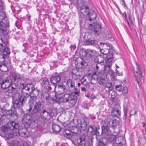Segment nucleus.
I'll list each match as a JSON object with an SVG mask.
<instances>
[{
	"label": "nucleus",
	"mask_w": 146,
	"mask_h": 146,
	"mask_svg": "<svg viewBox=\"0 0 146 146\" xmlns=\"http://www.w3.org/2000/svg\"><path fill=\"white\" fill-rule=\"evenodd\" d=\"M76 46L75 45H72L70 46V48L72 51H73L76 48Z\"/></svg>",
	"instance_id": "61"
},
{
	"label": "nucleus",
	"mask_w": 146,
	"mask_h": 146,
	"mask_svg": "<svg viewBox=\"0 0 146 146\" xmlns=\"http://www.w3.org/2000/svg\"><path fill=\"white\" fill-rule=\"evenodd\" d=\"M36 99L33 97L31 96L30 97L28 102L29 108L27 110H31V108L34 105L33 104L34 102Z\"/></svg>",
	"instance_id": "33"
},
{
	"label": "nucleus",
	"mask_w": 146,
	"mask_h": 146,
	"mask_svg": "<svg viewBox=\"0 0 146 146\" xmlns=\"http://www.w3.org/2000/svg\"><path fill=\"white\" fill-rule=\"evenodd\" d=\"M98 60H99V63L102 65L104 64V58L101 56H100L98 57Z\"/></svg>",
	"instance_id": "47"
},
{
	"label": "nucleus",
	"mask_w": 146,
	"mask_h": 146,
	"mask_svg": "<svg viewBox=\"0 0 146 146\" xmlns=\"http://www.w3.org/2000/svg\"><path fill=\"white\" fill-rule=\"evenodd\" d=\"M64 94L61 98L62 101L64 103L69 102L70 99L71 98V93L70 92Z\"/></svg>",
	"instance_id": "29"
},
{
	"label": "nucleus",
	"mask_w": 146,
	"mask_h": 146,
	"mask_svg": "<svg viewBox=\"0 0 146 146\" xmlns=\"http://www.w3.org/2000/svg\"><path fill=\"white\" fill-rule=\"evenodd\" d=\"M0 130L2 132L4 133L7 131V128L4 126H2L0 128Z\"/></svg>",
	"instance_id": "58"
},
{
	"label": "nucleus",
	"mask_w": 146,
	"mask_h": 146,
	"mask_svg": "<svg viewBox=\"0 0 146 146\" xmlns=\"http://www.w3.org/2000/svg\"><path fill=\"white\" fill-rule=\"evenodd\" d=\"M2 22V20H0V31L3 32L5 28L9 26V22L7 21H3V22Z\"/></svg>",
	"instance_id": "25"
},
{
	"label": "nucleus",
	"mask_w": 146,
	"mask_h": 146,
	"mask_svg": "<svg viewBox=\"0 0 146 146\" xmlns=\"http://www.w3.org/2000/svg\"><path fill=\"white\" fill-rule=\"evenodd\" d=\"M6 95L10 97L14 96L15 98V101H13V104L14 106L13 108H12L11 110L7 111L6 113L7 116H9L12 117L14 118L15 119L18 118V115L16 108L18 110H21L23 106L25 104L26 102L27 99L29 94L28 93H25V95H21L20 93L18 91L14 92L12 89H9L5 92Z\"/></svg>",
	"instance_id": "1"
},
{
	"label": "nucleus",
	"mask_w": 146,
	"mask_h": 146,
	"mask_svg": "<svg viewBox=\"0 0 146 146\" xmlns=\"http://www.w3.org/2000/svg\"><path fill=\"white\" fill-rule=\"evenodd\" d=\"M50 82L48 79L46 78H44L42 79V82L41 83L42 87L44 88L48 87L49 84Z\"/></svg>",
	"instance_id": "37"
},
{
	"label": "nucleus",
	"mask_w": 146,
	"mask_h": 146,
	"mask_svg": "<svg viewBox=\"0 0 146 146\" xmlns=\"http://www.w3.org/2000/svg\"><path fill=\"white\" fill-rule=\"evenodd\" d=\"M38 116H36V118H33L30 117L28 119L29 122H26V124L29 127L32 128H36L39 125L40 122L39 121Z\"/></svg>",
	"instance_id": "10"
},
{
	"label": "nucleus",
	"mask_w": 146,
	"mask_h": 146,
	"mask_svg": "<svg viewBox=\"0 0 146 146\" xmlns=\"http://www.w3.org/2000/svg\"><path fill=\"white\" fill-rule=\"evenodd\" d=\"M44 104L42 102L39 101L36 102L31 108V110H27V112L31 113L32 116H38V115L44 109Z\"/></svg>",
	"instance_id": "5"
},
{
	"label": "nucleus",
	"mask_w": 146,
	"mask_h": 146,
	"mask_svg": "<svg viewBox=\"0 0 146 146\" xmlns=\"http://www.w3.org/2000/svg\"><path fill=\"white\" fill-rule=\"evenodd\" d=\"M125 140L121 136H119L115 138L114 143H113L114 146H124Z\"/></svg>",
	"instance_id": "18"
},
{
	"label": "nucleus",
	"mask_w": 146,
	"mask_h": 146,
	"mask_svg": "<svg viewBox=\"0 0 146 146\" xmlns=\"http://www.w3.org/2000/svg\"><path fill=\"white\" fill-rule=\"evenodd\" d=\"M110 76L111 78L113 80H116L114 72L113 70H111L110 73Z\"/></svg>",
	"instance_id": "49"
},
{
	"label": "nucleus",
	"mask_w": 146,
	"mask_h": 146,
	"mask_svg": "<svg viewBox=\"0 0 146 146\" xmlns=\"http://www.w3.org/2000/svg\"><path fill=\"white\" fill-rule=\"evenodd\" d=\"M137 113V111L134 109L131 110L130 112L129 113H131L133 115H136V114Z\"/></svg>",
	"instance_id": "59"
},
{
	"label": "nucleus",
	"mask_w": 146,
	"mask_h": 146,
	"mask_svg": "<svg viewBox=\"0 0 146 146\" xmlns=\"http://www.w3.org/2000/svg\"><path fill=\"white\" fill-rule=\"evenodd\" d=\"M100 51L104 54L106 55L108 54L106 57H107L108 56L111 57V56H112V58L113 59L114 51L112 48L111 49L102 48V49H100Z\"/></svg>",
	"instance_id": "19"
},
{
	"label": "nucleus",
	"mask_w": 146,
	"mask_h": 146,
	"mask_svg": "<svg viewBox=\"0 0 146 146\" xmlns=\"http://www.w3.org/2000/svg\"><path fill=\"white\" fill-rule=\"evenodd\" d=\"M104 140H105L103 138L102 141H99L98 143L99 146H104V145L107 142H106V141L104 142Z\"/></svg>",
	"instance_id": "54"
},
{
	"label": "nucleus",
	"mask_w": 146,
	"mask_h": 146,
	"mask_svg": "<svg viewBox=\"0 0 146 146\" xmlns=\"http://www.w3.org/2000/svg\"><path fill=\"white\" fill-rule=\"evenodd\" d=\"M66 84L68 87V91L71 93H74L75 95L79 96L80 95V90L77 87L75 86V81L71 79H68Z\"/></svg>",
	"instance_id": "6"
},
{
	"label": "nucleus",
	"mask_w": 146,
	"mask_h": 146,
	"mask_svg": "<svg viewBox=\"0 0 146 146\" xmlns=\"http://www.w3.org/2000/svg\"><path fill=\"white\" fill-rule=\"evenodd\" d=\"M52 113L48 112L45 109H44L38 115L43 119L49 120L52 116Z\"/></svg>",
	"instance_id": "17"
},
{
	"label": "nucleus",
	"mask_w": 146,
	"mask_h": 146,
	"mask_svg": "<svg viewBox=\"0 0 146 146\" xmlns=\"http://www.w3.org/2000/svg\"><path fill=\"white\" fill-rule=\"evenodd\" d=\"M52 129L53 133H58L60 132L61 128L58 125L56 124H52Z\"/></svg>",
	"instance_id": "31"
},
{
	"label": "nucleus",
	"mask_w": 146,
	"mask_h": 146,
	"mask_svg": "<svg viewBox=\"0 0 146 146\" xmlns=\"http://www.w3.org/2000/svg\"><path fill=\"white\" fill-rule=\"evenodd\" d=\"M111 45L109 43H106L102 42L100 43L99 46V48L100 49H102V48L111 49Z\"/></svg>",
	"instance_id": "34"
},
{
	"label": "nucleus",
	"mask_w": 146,
	"mask_h": 146,
	"mask_svg": "<svg viewBox=\"0 0 146 146\" xmlns=\"http://www.w3.org/2000/svg\"><path fill=\"white\" fill-rule=\"evenodd\" d=\"M57 87V85L53 84H49L48 87L46 88L48 92H45L43 94V96L44 98L45 99L47 102L49 101L51 99V96L49 92H52L55 90Z\"/></svg>",
	"instance_id": "9"
},
{
	"label": "nucleus",
	"mask_w": 146,
	"mask_h": 146,
	"mask_svg": "<svg viewBox=\"0 0 146 146\" xmlns=\"http://www.w3.org/2000/svg\"><path fill=\"white\" fill-rule=\"evenodd\" d=\"M7 127L10 130H13V131H17L19 129V123L14 121L8 122L7 125Z\"/></svg>",
	"instance_id": "13"
},
{
	"label": "nucleus",
	"mask_w": 146,
	"mask_h": 146,
	"mask_svg": "<svg viewBox=\"0 0 146 146\" xmlns=\"http://www.w3.org/2000/svg\"><path fill=\"white\" fill-rule=\"evenodd\" d=\"M16 132H18L19 134V135L20 136L22 137H23L24 138H25L27 137V133L25 132L24 131H20V129L18 131H16Z\"/></svg>",
	"instance_id": "46"
},
{
	"label": "nucleus",
	"mask_w": 146,
	"mask_h": 146,
	"mask_svg": "<svg viewBox=\"0 0 146 146\" xmlns=\"http://www.w3.org/2000/svg\"><path fill=\"white\" fill-rule=\"evenodd\" d=\"M11 84V80L9 78H6L1 81V87L3 89H9Z\"/></svg>",
	"instance_id": "14"
},
{
	"label": "nucleus",
	"mask_w": 146,
	"mask_h": 146,
	"mask_svg": "<svg viewBox=\"0 0 146 146\" xmlns=\"http://www.w3.org/2000/svg\"><path fill=\"white\" fill-rule=\"evenodd\" d=\"M128 19H129V21L131 22V24H132L133 23V21L132 20V19L130 15H128Z\"/></svg>",
	"instance_id": "64"
},
{
	"label": "nucleus",
	"mask_w": 146,
	"mask_h": 146,
	"mask_svg": "<svg viewBox=\"0 0 146 146\" xmlns=\"http://www.w3.org/2000/svg\"><path fill=\"white\" fill-rule=\"evenodd\" d=\"M102 74L100 71L98 72H94L92 74H89V76L90 77L92 80H98L99 78L100 75H101Z\"/></svg>",
	"instance_id": "28"
},
{
	"label": "nucleus",
	"mask_w": 146,
	"mask_h": 146,
	"mask_svg": "<svg viewBox=\"0 0 146 146\" xmlns=\"http://www.w3.org/2000/svg\"><path fill=\"white\" fill-rule=\"evenodd\" d=\"M112 84L110 82L106 83V84L105 87L108 88L109 90L112 89Z\"/></svg>",
	"instance_id": "52"
},
{
	"label": "nucleus",
	"mask_w": 146,
	"mask_h": 146,
	"mask_svg": "<svg viewBox=\"0 0 146 146\" xmlns=\"http://www.w3.org/2000/svg\"><path fill=\"white\" fill-rule=\"evenodd\" d=\"M39 0H33V2L36 5L37 10L39 12H41L42 11H44V9H43L42 7V6L44 7V5H47V2L45 1H44L42 3V2L40 1L39 2Z\"/></svg>",
	"instance_id": "15"
},
{
	"label": "nucleus",
	"mask_w": 146,
	"mask_h": 146,
	"mask_svg": "<svg viewBox=\"0 0 146 146\" xmlns=\"http://www.w3.org/2000/svg\"><path fill=\"white\" fill-rule=\"evenodd\" d=\"M108 121L106 120L105 121L103 125L102 126V131H101L100 126L97 122L93 123L92 125L89 126L88 129V133H90V135L92 136L94 135L99 137L101 135L103 136L104 133H106V132H110L109 131H108L107 128V126H108L107 123L108 122Z\"/></svg>",
	"instance_id": "3"
},
{
	"label": "nucleus",
	"mask_w": 146,
	"mask_h": 146,
	"mask_svg": "<svg viewBox=\"0 0 146 146\" xmlns=\"http://www.w3.org/2000/svg\"><path fill=\"white\" fill-rule=\"evenodd\" d=\"M123 110L124 114L123 117V119L124 120H125L127 117V113L128 111V108H127L124 106L123 108Z\"/></svg>",
	"instance_id": "45"
},
{
	"label": "nucleus",
	"mask_w": 146,
	"mask_h": 146,
	"mask_svg": "<svg viewBox=\"0 0 146 146\" xmlns=\"http://www.w3.org/2000/svg\"><path fill=\"white\" fill-rule=\"evenodd\" d=\"M128 92L127 88L126 86L123 87L122 90V94H126Z\"/></svg>",
	"instance_id": "55"
},
{
	"label": "nucleus",
	"mask_w": 146,
	"mask_h": 146,
	"mask_svg": "<svg viewBox=\"0 0 146 146\" xmlns=\"http://www.w3.org/2000/svg\"><path fill=\"white\" fill-rule=\"evenodd\" d=\"M107 125L108 126H107V128L108 129V131H109L110 132H106V133H104L103 136L104 137H103V139L106 141V142H107V139L106 137H108L109 140L111 141H113V140H115V135H113L111 133V131L109 127L110 126L109 121H108V122L107 123Z\"/></svg>",
	"instance_id": "11"
},
{
	"label": "nucleus",
	"mask_w": 146,
	"mask_h": 146,
	"mask_svg": "<svg viewBox=\"0 0 146 146\" xmlns=\"http://www.w3.org/2000/svg\"><path fill=\"white\" fill-rule=\"evenodd\" d=\"M23 77V76L17 73H15L14 75V79L15 81L18 82L21 80Z\"/></svg>",
	"instance_id": "41"
},
{
	"label": "nucleus",
	"mask_w": 146,
	"mask_h": 146,
	"mask_svg": "<svg viewBox=\"0 0 146 146\" xmlns=\"http://www.w3.org/2000/svg\"><path fill=\"white\" fill-rule=\"evenodd\" d=\"M79 60H81L82 61L80 62V64H81L84 66L86 67L87 66V63L84 61L82 60V59L81 58H78Z\"/></svg>",
	"instance_id": "50"
},
{
	"label": "nucleus",
	"mask_w": 146,
	"mask_h": 146,
	"mask_svg": "<svg viewBox=\"0 0 146 146\" xmlns=\"http://www.w3.org/2000/svg\"><path fill=\"white\" fill-rule=\"evenodd\" d=\"M102 65L100 64L99 63L96 64V66L94 67V69L95 70H98L100 68V66Z\"/></svg>",
	"instance_id": "57"
},
{
	"label": "nucleus",
	"mask_w": 146,
	"mask_h": 146,
	"mask_svg": "<svg viewBox=\"0 0 146 146\" xmlns=\"http://www.w3.org/2000/svg\"><path fill=\"white\" fill-rule=\"evenodd\" d=\"M8 139L12 138L13 137L18 136L19 135V134L18 132H16V131H13L12 133H10L7 135Z\"/></svg>",
	"instance_id": "42"
},
{
	"label": "nucleus",
	"mask_w": 146,
	"mask_h": 146,
	"mask_svg": "<svg viewBox=\"0 0 146 146\" xmlns=\"http://www.w3.org/2000/svg\"><path fill=\"white\" fill-rule=\"evenodd\" d=\"M112 126L113 127L116 126L118 124V121L116 119H113L112 120Z\"/></svg>",
	"instance_id": "56"
},
{
	"label": "nucleus",
	"mask_w": 146,
	"mask_h": 146,
	"mask_svg": "<svg viewBox=\"0 0 146 146\" xmlns=\"http://www.w3.org/2000/svg\"><path fill=\"white\" fill-rule=\"evenodd\" d=\"M77 5H78L76 6L78 8L80 7L81 8L82 6H86L83 4L84 1L83 0H77ZM80 9L81 8H80Z\"/></svg>",
	"instance_id": "48"
},
{
	"label": "nucleus",
	"mask_w": 146,
	"mask_h": 146,
	"mask_svg": "<svg viewBox=\"0 0 146 146\" xmlns=\"http://www.w3.org/2000/svg\"><path fill=\"white\" fill-rule=\"evenodd\" d=\"M88 120V117H85L81 121L80 127L82 130H85L87 128V123Z\"/></svg>",
	"instance_id": "22"
},
{
	"label": "nucleus",
	"mask_w": 146,
	"mask_h": 146,
	"mask_svg": "<svg viewBox=\"0 0 146 146\" xmlns=\"http://www.w3.org/2000/svg\"><path fill=\"white\" fill-rule=\"evenodd\" d=\"M114 94L115 93L114 92H112L111 94V98L113 100L115 97V95Z\"/></svg>",
	"instance_id": "63"
},
{
	"label": "nucleus",
	"mask_w": 146,
	"mask_h": 146,
	"mask_svg": "<svg viewBox=\"0 0 146 146\" xmlns=\"http://www.w3.org/2000/svg\"><path fill=\"white\" fill-rule=\"evenodd\" d=\"M7 63H9V64H10L11 60L9 58L6 57L2 54H0V66L1 65H3Z\"/></svg>",
	"instance_id": "20"
},
{
	"label": "nucleus",
	"mask_w": 146,
	"mask_h": 146,
	"mask_svg": "<svg viewBox=\"0 0 146 146\" xmlns=\"http://www.w3.org/2000/svg\"><path fill=\"white\" fill-rule=\"evenodd\" d=\"M61 78V76L58 75L54 76H53L51 77L50 81L51 82L54 84H56L60 81Z\"/></svg>",
	"instance_id": "26"
},
{
	"label": "nucleus",
	"mask_w": 146,
	"mask_h": 146,
	"mask_svg": "<svg viewBox=\"0 0 146 146\" xmlns=\"http://www.w3.org/2000/svg\"><path fill=\"white\" fill-rule=\"evenodd\" d=\"M77 142L79 146H85V137L83 136L77 139Z\"/></svg>",
	"instance_id": "35"
},
{
	"label": "nucleus",
	"mask_w": 146,
	"mask_h": 146,
	"mask_svg": "<svg viewBox=\"0 0 146 146\" xmlns=\"http://www.w3.org/2000/svg\"><path fill=\"white\" fill-rule=\"evenodd\" d=\"M81 83H78L77 84L78 86V87H80L81 84L84 86H86L87 84V82L86 81V79L84 78V77H83L80 80Z\"/></svg>",
	"instance_id": "44"
},
{
	"label": "nucleus",
	"mask_w": 146,
	"mask_h": 146,
	"mask_svg": "<svg viewBox=\"0 0 146 146\" xmlns=\"http://www.w3.org/2000/svg\"><path fill=\"white\" fill-rule=\"evenodd\" d=\"M115 88L118 91L120 92H121L122 88V86L121 85H115Z\"/></svg>",
	"instance_id": "51"
},
{
	"label": "nucleus",
	"mask_w": 146,
	"mask_h": 146,
	"mask_svg": "<svg viewBox=\"0 0 146 146\" xmlns=\"http://www.w3.org/2000/svg\"><path fill=\"white\" fill-rule=\"evenodd\" d=\"M3 2L0 1V20H2L6 17V15L3 9Z\"/></svg>",
	"instance_id": "32"
},
{
	"label": "nucleus",
	"mask_w": 146,
	"mask_h": 146,
	"mask_svg": "<svg viewBox=\"0 0 146 146\" xmlns=\"http://www.w3.org/2000/svg\"><path fill=\"white\" fill-rule=\"evenodd\" d=\"M105 32H104V33L106 32V34H105V36L107 37V38L108 39H111L112 38V36L110 34L109 32H108L107 30H105Z\"/></svg>",
	"instance_id": "53"
},
{
	"label": "nucleus",
	"mask_w": 146,
	"mask_h": 146,
	"mask_svg": "<svg viewBox=\"0 0 146 146\" xmlns=\"http://www.w3.org/2000/svg\"><path fill=\"white\" fill-rule=\"evenodd\" d=\"M84 56L86 57V59L89 60V62L92 61L96 57L97 52L96 50L91 49L86 50L83 49L82 50Z\"/></svg>",
	"instance_id": "7"
},
{
	"label": "nucleus",
	"mask_w": 146,
	"mask_h": 146,
	"mask_svg": "<svg viewBox=\"0 0 146 146\" xmlns=\"http://www.w3.org/2000/svg\"><path fill=\"white\" fill-rule=\"evenodd\" d=\"M86 44L88 45H95L98 44V42L96 40H91L90 39H88L86 40Z\"/></svg>",
	"instance_id": "40"
},
{
	"label": "nucleus",
	"mask_w": 146,
	"mask_h": 146,
	"mask_svg": "<svg viewBox=\"0 0 146 146\" xmlns=\"http://www.w3.org/2000/svg\"><path fill=\"white\" fill-rule=\"evenodd\" d=\"M77 96H78L75 95L74 93H71V98L70 99L69 101L72 106H74L76 103L77 102Z\"/></svg>",
	"instance_id": "27"
},
{
	"label": "nucleus",
	"mask_w": 146,
	"mask_h": 146,
	"mask_svg": "<svg viewBox=\"0 0 146 146\" xmlns=\"http://www.w3.org/2000/svg\"><path fill=\"white\" fill-rule=\"evenodd\" d=\"M80 12L81 14V16L82 15L86 17L85 21V23L89 25L90 27L92 26V23L94 22L97 17L96 12L94 10L90 9L88 6H82Z\"/></svg>",
	"instance_id": "2"
},
{
	"label": "nucleus",
	"mask_w": 146,
	"mask_h": 146,
	"mask_svg": "<svg viewBox=\"0 0 146 146\" xmlns=\"http://www.w3.org/2000/svg\"><path fill=\"white\" fill-rule=\"evenodd\" d=\"M122 0V1H121V4L122 5H123L124 7L125 8H127V7L124 1V0Z\"/></svg>",
	"instance_id": "60"
},
{
	"label": "nucleus",
	"mask_w": 146,
	"mask_h": 146,
	"mask_svg": "<svg viewBox=\"0 0 146 146\" xmlns=\"http://www.w3.org/2000/svg\"><path fill=\"white\" fill-rule=\"evenodd\" d=\"M100 76V75L99 78L98 80L100 85L103 86L106 83L105 78L106 76H105V74L104 75L102 74L101 76Z\"/></svg>",
	"instance_id": "30"
},
{
	"label": "nucleus",
	"mask_w": 146,
	"mask_h": 146,
	"mask_svg": "<svg viewBox=\"0 0 146 146\" xmlns=\"http://www.w3.org/2000/svg\"><path fill=\"white\" fill-rule=\"evenodd\" d=\"M21 87L22 88V91L25 90L29 92V93L33 94V95L32 97L37 98V97L39 95L40 91L35 89L33 83H28L27 84H21Z\"/></svg>",
	"instance_id": "4"
},
{
	"label": "nucleus",
	"mask_w": 146,
	"mask_h": 146,
	"mask_svg": "<svg viewBox=\"0 0 146 146\" xmlns=\"http://www.w3.org/2000/svg\"><path fill=\"white\" fill-rule=\"evenodd\" d=\"M92 25L90 27H92V31L96 34L98 35L103 33L102 31V27L100 25L96 23L94 24L93 23Z\"/></svg>",
	"instance_id": "16"
},
{
	"label": "nucleus",
	"mask_w": 146,
	"mask_h": 146,
	"mask_svg": "<svg viewBox=\"0 0 146 146\" xmlns=\"http://www.w3.org/2000/svg\"><path fill=\"white\" fill-rule=\"evenodd\" d=\"M2 51V55L5 56L6 57L9 58V54L10 53V51L9 48L8 47H5L3 46V48H2L1 51Z\"/></svg>",
	"instance_id": "36"
},
{
	"label": "nucleus",
	"mask_w": 146,
	"mask_h": 146,
	"mask_svg": "<svg viewBox=\"0 0 146 146\" xmlns=\"http://www.w3.org/2000/svg\"><path fill=\"white\" fill-rule=\"evenodd\" d=\"M8 64L9 63H7L3 65H1L0 66V70L2 72H5L8 71Z\"/></svg>",
	"instance_id": "38"
},
{
	"label": "nucleus",
	"mask_w": 146,
	"mask_h": 146,
	"mask_svg": "<svg viewBox=\"0 0 146 146\" xmlns=\"http://www.w3.org/2000/svg\"><path fill=\"white\" fill-rule=\"evenodd\" d=\"M74 131L71 132L67 129L65 131V133L64 134V136L70 139L72 138H74V137L73 133H75L76 134H78L79 133V129L77 127H74Z\"/></svg>",
	"instance_id": "12"
},
{
	"label": "nucleus",
	"mask_w": 146,
	"mask_h": 146,
	"mask_svg": "<svg viewBox=\"0 0 146 146\" xmlns=\"http://www.w3.org/2000/svg\"><path fill=\"white\" fill-rule=\"evenodd\" d=\"M113 58H112V56L111 57L108 56L106 58V64L104 66V70H101L100 72L102 74L107 76V75L111 71V67L112 65V61L113 60Z\"/></svg>",
	"instance_id": "8"
},
{
	"label": "nucleus",
	"mask_w": 146,
	"mask_h": 146,
	"mask_svg": "<svg viewBox=\"0 0 146 146\" xmlns=\"http://www.w3.org/2000/svg\"><path fill=\"white\" fill-rule=\"evenodd\" d=\"M21 84L24 83L21 82H20L19 84H18V83H15L12 85L14 86L15 87L12 86L11 87V88L12 90H13L14 92H15L17 91H16L17 90V88H18L19 90H21V92L22 94V95H24V94H23V92H24V90H23V91H22V88L21 87Z\"/></svg>",
	"instance_id": "24"
},
{
	"label": "nucleus",
	"mask_w": 146,
	"mask_h": 146,
	"mask_svg": "<svg viewBox=\"0 0 146 146\" xmlns=\"http://www.w3.org/2000/svg\"><path fill=\"white\" fill-rule=\"evenodd\" d=\"M94 60V62L96 64L99 63V60H98V58H95Z\"/></svg>",
	"instance_id": "62"
},
{
	"label": "nucleus",
	"mask_w": 146,
	"mask_h": 146,
	"mask_svg": "<svg viewBox=\"0 0 146 146\" xmlns=\"http://www.w3.org/2000/svg\"><path fill=\"white\" fill-rule=\"evenodd\" d=\"M112 115L117 118H119L121 116V111L115 107L112 108L111 111Z\"/></svg>",
	"instance_id": "23"
},
{
	"label": "nucleus",
	"mask_w": 146,
	"mask_h": 146,
	"mask_svg": "<svg viewBox=\"0 0 146 146\" xmlns=\"http://www.w3.org/2000/svg\"><path fill=\"white\" fill-rule=\"evenodd\" d=\"M139 142L141 144L143 145L146 143V138L144 135H142L141 137L140 136L139 138Z\"/></svg>",
	"instance_id": "43"
},
{
	"label": "nucleus",
	"mask_w": 146,
	"mask_h": 146,
	"mask_svg": "<svg viewBox=\"0 0 146 146\" xmlns=\"http://www.w3.org/2000/svg\"><path fill=\"white\" fill-rule=\"evenodd\" d=\"M57 86L58 88V94H62L65 92H69L64 84L57 85Z\"/></svg>",
	"instance_id": "21"
},
{
	"label": "nucleus",
	"mask_w": 146,
	"mask_h": 146,
	"mask_svg": "<svg viewBox=\"0 0 146 146\" xmlns=\"http://www.w3.org/2000/svg\"><path fill=\"white\" fill-rule=\"evenodd\" d=\"M136 70L137 71H136V72L138 74V77L139 78H141L142 77V72L141 68V67L139 66V64L137 63H136Z\"/></svg>",
	"instance_id": "39"
}]
</instances>
